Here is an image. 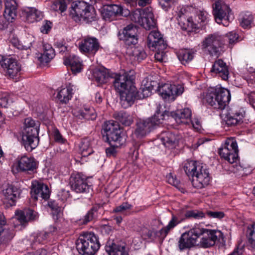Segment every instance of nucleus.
<instances>
[{"label": "nucleus", "mask_w": 255, "mask_h": 255, "mask_svg": "<svg viewBox=\"0 0 255 255\" xmlns=\"http://www.w3.org/2000/svg\"><path fill=\"white\" fill-rule=\"evenodd\" d=\"M0 64L6 70V75L9 78H14L20 74L21 66L15 59L0 55Z\"/></svg>", "instance_id": "f8f14e48"}, {"label": "nucleus", "mask_w": 255, "mask_h": 255, "mask_svg": "<svg viewBox=\"0 0 255 255\" xmlns=\"http://www.w3.org/2000/svg\"><path fill=\"white\" fill-rule=\"evenodd\" d=\"M253 17L251 14L249 13L243 14L240 19V24L244 28H248L251 27Z\"/></svg>", "instance_id": "09e8293b"}, {"label": "nucleus", "mask_w": 255, "mask_h": 255, "mask_svg": "<svg viewBox=\"0 0 255 255\" xmlns=\"http://www.w3.org/2000/svg\"><path fill=\"white\" fill-rule=\"evenodd\" d=\"M64 64L66 66H70L71 71L75 74L80 72L82 69L81 62L79 57L74 55L65 57Z\"/></svg>", "instance_id": "2f4dec72"}, {"label": "nucleus", "mask_w": 255, "mask_h": 255, "mask_svg": "<svg viewBox=\"0 0 255 255\" xmlns=\"http://www.w3.org/2000/svg\"><path fill=\"white\" fill-rule=\"evenodd\" d=\"M249 71L252 73V75L250 77L247 76L246 77V79L249 84L251 83L252 84L255 82V74H254L255 71L254 69L251 67L249 68Z\"/></svg>", "instance_id": "774afa93"}, {"label": "nucleus", "mask_w": 255, "mask_h": 255, "mask_svg": "<svg viewBox=\"0 0 255 255\" xmlns=\"http://www.w3.org/2000/svg\"><path fill=\"white\" fill-rule=\"evenodd\" d=\"M47 234L46 233L41 232L38 233L33 236V241L35 243L40 244L47 238Z\"/></svg>", "instance_id": "052dcab7"}, {"label": "nucleus", "mask_w": 255, "mask_h": 255, "mask_svg": "<svg viewBox=\"0 0 255 255\" xmlns=\"http://www.w3.org/2000/svg\"><path fill=\"white\" fill-rule=\"evenodd\" d=\"M222 36L217 33L209 34L202 43V48L212 56L218 57L222 51Z\"/></svg>", "instance_id": "6e6552de"}, {"label": "nucleus", "mask_w": 255, "mask_h": 255, "mask_svg": "<svg viewBox=\"0 0 255 255\" xmlns=\"http://www.w3.org/2000/svg\"><path fill=\"white\" fill-rule=\"evenodd\" d=\"M222 237L221 231L195 226L181 235L177 246L180 252L196 246L208 248L213 246L216 242Z\"/></svg>", "instance_id": "f257e3e1"}, {"label": "nucleus", "mask_w": 255, "mask_h": 255, "mask_svg": "<svg viewBox=\"0 0 255 255\" xmlns=\"http://www.w3.org/2000/svg\"><path fill=\"white\" fill-rule=\"evenodd\" d=\"M33 41V40L32 37H26L22 41H21L22 50H27L29 49L32 46Z\"/></svg>", "instance_id": "680f3d73"}, {"label": "nucleus", "mask_w": 255, "mask_h": 255, "mask_svg": "<svg viewBox=\"0 0 255 255\" xmlns=\"http://www.w3.org/2000/svg\"><path fill=\"white\" fill-rule=\"evenodd\" d=\"M231 100L230 91L223 88H218L206 96L207 102L217 109H224Z\"/></svg>", "instance_id": "0eeeda50"}, {"label": "nucleus", "mask_w": 255, "mask_h": 255, "mask_svg": "<svg viewBox=\"0 0 255 255\" xmlns=\"http://www.w3.org/2000/svg\"><path fill=\"white\" fill-rule=\"evenodd\" d=\"M206 214L210 218L221 219L224 217L225 214L222 211H207Z\"/></svg>", "instance_id": "bf43d9fd"}, {"label": "nucleus", "mask_w": 255, "mask_h": 255, "mask_svg": "<svg viewBox=\"0 0 255 255\" xmlns=\"http://www.w3.org/2000/svg\"><path fill=\"white\" fill-rule=\"evenodd\" d=\"M184 170L195 188L201 189L209 184V171L202 164L195 161H187L184 164Z\"/></svg>", "instance_id": "f03ea898"}, {"label": "nucleus", "mask_w": 255, "mask_h": 255, "mask_svg": "<svg viewBox=\"0 0 255 255\" xmlns=\"http://www.w3.org/2000/svg\"><path fill=\"white\" fill-rule=\"evenodd\" d=\"M156 114L151 118L145 119H139L136 123V128L134 133L138 137H142L147 134L149 133L151 130L154 129L160 123L161 119V115L157 114L159 110H161L162 106L160 104L157 107Z\"/></svg>", "instance_id": "423d86ee"}, {"label": "nucleus", "mask_w": 255, "mask_h": 255, "mask_svg": "<svg viewBox=\"0 0 255 255\" xmlns=\"http://www.w3.org/2000/svg\"><path fill=\"white\" fill-rule=\"evenodd\" d=\"M185 217L186 218L200 219L205 217V214L198 210H188L185 212Z\"/></svg>", "instance_id": "8fccbe9b"}, {"label": "nucleus", "mask_w": 255, "mask_h": 255, "mask_svg": "<svg viewBox=\"0 0 255 255\" xmlns=\"http://www.w3.org/2000/svg\"><path fill=\"white\" fill-rule=\"evenodd\" d=\"M133 55L137 61H140L146 57L147 54L143 48L137 47L133 50Z\"/></svg>", "instance_id": "3c124183"}, {"label": "nucleus", "mask_w": 255, "mask_h": 255, "mask_svg": "<svg viewBox=\"0 0 255 255\" xmlns=\"http://www.w3.org/2000/svg\"><path fill=\"white\" fill-rule=\"evenodd\" d=\"M120 126L119 124L113 121L106 122L103 126V137H105L109 135L110 133L114 132L115 130L119 128Z\"/></svg>", "instance_id": "37998d69"}, {"label": "nucleus", "mask_w": 255, "mask_h": 255, "mask_svg": "<svg viewBox=\"0 0 255 255\" xmlns=\"http://www.w3.org/2000/svg\"><path fill=\"white\" fill-rule=\"evenodd\" d=\"M246 236L251 247L255 250V223L248 227Z\"/></svg>", "instance_id": "a18cd8bd"}, {"label": "nucleus", "mask_w": 255, "mask_h": 255, "mask_svg": "<svg viewBox=\"0 0 255 255\" xmlns=\"http://www.w3.org/2000/svg\"><path fill=\"white\" fill-rule=\"evenodd\" d=\"M101 15L105 20H113L116 16L120 15L122 9L121 6L117 4L103 5L100 8Z\"/></svg>", "instance_id": "aec40b11"}, {"label": "nucleus", "mask_w": 255, "mask_h": 255, "mask_svg": "<svg viewBox=\"0 0 255 255\" xmlns=\"http://www.w3.org/2000/svg\"><path fill=\"white\" fill-rule=\"evenodd\" d=\"M53 218L55 221L58 220L61 221L62 219V212H61V209L57 211H53L52 212Z\"/></svg>", "instance_id": "338daca9"}, {"label": "nucleus", "mask_w": 255, "mask_h": 255, "mask_svg": "<svg viewBox=\"0 0 255 255\" xmlns=\"http://www.w3.org/2000/svg\"><path fill=\"white\" fill-rule=\"evenodd\" d=\"M154 55L156 60L160 62H165L167 60V56L164 50H157Z\"/></svg>", "instance_id": "13d9d810"}, {"label": "nucleus", "mask_w": 255, "mask_h": 255, "mask_svg": "<svg viewBox=\"0 0 255 255\" xmlns=\"http://www.w3.org/2000/svg\"><path fill=\"white\" fill-rule=\"evenodd\" d=\"M166 179L167 182L173 186L177 187L179 184V181L175 177H174L171 173H169L166 176Z\"/></svg>", "instance_id": "0e129e2a"}, {"label": "nucleus", "mask_w": 255, "mask_h": 255, "mask_svg": "<svg viewBox=\"0 0 255 255\" xmlns=\"http://www.w3.org/2000/svg\"><path fill=\"white\" fill-rule=\"evenodd\" d=\"M73 115L79 119L94 120L97 115L93 108L87 107L83 109H75L73 111Z\"/></svg>", "instance_id": "72a5a7b5"}, {"label": "nucleus", "mask_w": 255, "mask_h": 255, "mask_svg": "<svg viewBox=\"0 0 255 255\" xmlns=\"http://www.w3.org/2000/svg\"><path fill=\"white\" fill-rule=\"evenodd\" d=\"M93 76L95 80L101 84L107 82L110 78L109 74L105 69H95L93 71Z\"/></svg>", "instance_id": "4c0bfd02"}, {"label": "nucleus", "mask_w": 255, "mask_h": 255, "mask_svg": "<svg viewBox=\"0 0 255 255\" xmlns=\"http://www.w3.org/2000/svg\"><path fill=\"white\" fill-rule=\"evenodd\" d=\"M159 5L164 10H167L171 7V4L173 3V0H158Z\"/></svg>", "instance_id": "69168bd1"}, {"label": "nucleus", "mask_w": 255, "mask_h": 255, "mask_svg": "<svg viewBox=\"0 0 255 255\" xmlns=\"http://www.w3.org/2000/svg\"><path fill=\"white\" fill-rule=\"evenodd\" d=\"M132 205L128 202H124L119 206L116 207L113 210L114 212L124 213L128 210L131 209Z\"/></svg>", "instance_id": "6e6d98bb"}, {"label": "nucleus", "mask_w": 255, "mask_h": 255, "mask_svg": "<svg viewBox=\"0 0 255 255\" xmlns=\"http://www.w3.org/2000/svg\"><path fill=\"white\" fill-rule=\"evenodd\" d=\"M147 45L154 50H164L167 46L161 34L158 31H151L147 37Z\"/></svg>", "instance_id": "dca6fc26"}, {"label": "nucleus", "mask_w": 255, "mask_h": 255, "mask_svg": "<svg viewBox=\"0 0 255 255\" xmlns=\"http://www.w3.org/2000/svg\"><path fill=\"white\" fill-rule=\"evenodd\" d=\"M105 250L109 255H129L125 246L108 241L105 246Z\"/></svg>", "instance_id": "cd10ccee"}, {"label": "nucleus", "mask_w": 255, "mask_h": 255, "mask_svg": "<svg viewBox=\"0 0 255 255\" xmlns=\"http://www.w3.org/2000/svg\"><path fill=\"white\" fill-rule=\"evenodd\" d=\"M55 47L57 49L59 53L64 54L67 51V46L63 41H57L55 44Z\"/></svg>", "instance_id": "e2e57ef3"}, {"label": "nucleus", "mask_w": 255, "mask_h": 255, "mask_svg": "<svg viewBox=\"0 0 255 255\" xmlns=\"http://www.w3.org/2000/svg\"><path fill=\"white\" fill-rule=\"evenodd\" d=\"M72 94V88L68 86L62 89L59 91L57 95V98L60 103L66 104L71 99Z\"/></svg>", "instance_id": "ea45409f"}, {"label": "nucleus", "mask_w": 255, "mask_h": 255, "mask_svg": "<svg viewBox=\"0 0 255 255\" xmlns=\"http://www.w3.org/2000/svg\"><path fill=\"white\" fill-rule=\"evenodd\" d=\"M16 219L22 225H25L28 222L34 221L38 218V213L30 209H25L16 214Z\"/></svg>", "instance_id": "5701e85b"}, {"label": "nucleus", "mask_w": 255, "mask_h": 255, "mask_svg": "<svg viewBox=\"0 0 255 255\" xmlns=\"http://www.w3.org/2000/svg\"><path fill=\"white\" fill-rule=\"evenodd\" d=\"M119 94L121 104L125 108L131 106L134 100L137 99V89L133 84L130 85Z\"/></svg>", "instance_id": "a211bd4d"}, {"label": "nucleus", "mask_w": 255, "mask_h": 255, "mask_svg": "<svg viewBox=\"0 0 255 255\" xmlns=\"http://www.w3.org/2000/svg\"><path fill=\"white\" fill-rule=\"evenodd\" d=\"M79 150L82 156L86 157L93 152L92 143L90 139L85 138L82 139L79 144Z\"/></svg>", "instance_id": "e433bc0d"}, {"label": "nucleus", "mask_w": 255, "mask_h": 255, "mask_svg": "<svg viewBox=\"0 0 255 255\" xmlns=\"http://www.w3.org/2000/svg\"><path fill=\"white\" fill-rule=\"evenodd\" d=\"M121 129L119 128L106 136V139L110 144H112V142H113L114 146L119 147L125 142V138L121 136Z\"/></svg>", "instance_id": "473e14b6"}, {"label": "nucleus", "mask_w": 255, "mask_h": 255, "mask_svg": "<svg viewBox=\"0 0 255 255\" xmlns=\"http://www.w3.org/2000/svg\"><path fill=\"white\" fill-rule=\"evenodd\" d=\"M158 91L163 99L168 102H172L177 96L183 93L184 88L180 84L165 83L158 86Z\"/></svg>", "instance_id": "9b49d317"}, {"label": "nucleus", "mask_w": 255, "mask_h": 255, "mask_svg": "<svg viewBox=\"0 0 255 255\" xmlns=\"http://www.w3.org/2000/svg\"><path fill=\"white\" fill-rule=\"evenodd\" d=\"M22 143L25 149L29 152L38 145V126L35 121L31 118H27L24 120L22 131Z\"/></svg>", "instance_id": "7ed1b4c3"}, {"label": "nucleus", "mask_w": 255, "mask_h": 255, "mask_svg": "<svg viewBox=\"0 0 255 255\" xmlns=\"http://www.w3.org/2000/svg\"><path fill=\"white\" fill-rule=\"evenodd\" d=\"M69 15L77 22L82 20L86 22H90L96 18L94 8L83 1H76L73 2Z\"/></svg>", "instance_id": "20e7f679"}, {"label": "nucleus", "mask_w": 255, "mask_h": 255, "mask_svg": "<svg viewBox=\"0 0 255 255\" xmlns=\"http://www.w3.org/2000/svg\"><path fill=\"white\" fill-rule=\"evenodd\" d=\"M43 50V53L37 54V60L42 65L49 63L55 55L54 50L49 44H44Z\"/></svg>", "instance_id": "c756f323"}, {"label": "nucleus", "mask_w": 255, "mask_h": 255, "mask_svg": "<svg viewBox=\"0 0 255 255\" xmlns=\"http://www.w3.org/2000/svg\"><path fill=\"white\" fill-rule=\"evenodd\" d=\"M187 12L185 8H181L177 12L176 18L179 25L183 30L191 31L196 28V24L191 17L187 16Z\"/></svg>", "instance_id": "6ab92c4d"}, {"label": "nucleus", "mask_w": 255, "mask_h": 255, "mask_svg": "<svg viewBox=\"0 0 255 255\" xmlns=\"http://www.w3.org/2000/svg\"><path fill=\"white\" fill-rule=\"evenodd\" d=\"M113 84L116 90L119 94L133 84L130 77L127 74L117 75Z\"/></svg>", "instance_id": "4be33fe9"}, {"label": "nucleus", "mask_w": 255, "mask_h": 255, "mask_svg": "<svg viewBox=\"0 0 255 255\" xmlns=\"http://www.w3.org/2000/svg\"><path fill=\"white\" fill-rule=\"evenodd\" d=\"M97 208L92 207L87 213L83 217V218L79 220V223L82 224H86L92 221L96 216Z\"/></svg>", "instance_id": "49530a36"}, {"label": "nucleus", "mask_w": 255, "mask_h": 255, "mask_svg": "<svg viewBox=\"0 0 255 255\" xmlns=\"http://www.w3.org/2000/svg\"><path fill=\"white\" fill-rule=\"evenodd\" d=\"M26 13V18L29 22L38 21L42 17V13L33 7H28L25 10Z\"/></svg>", "instance_id": "79ce46f5"}, {"label": "nucleus", "mask_w": 255, "mask_h": 255, "mask_svg": "<svg viewBox=\"0 0 255 255\" xmlns=\"http://www.w3.org/2000/svg\"><path fill=\"white\" fill-rule=\"evenodd\" d=\"M180 222L177 217L173 215L168 224L159 231L160 237L162 238H165L170 231L176 227Z\"/></svg>", "instance_id": "a19ab883"}, {"label": "nucleus", "mask_w": 255, "mask_h": 255, "mask_svg": "<svg viewBox=\"0 0 255 255\" xmlns=\"http://www.w3.org/2000/svg\"><path fill=\"white\" fill-rule=\"evenodd\" d=\"M76 249L82 255H94L100 248V243L94 234L80 235L76 242Z\"/></svg>", "instance_id": "39448f33"}, {"label": "nucleus", "mask_w": 255, "mask_h": 255, "mask_svg": "<svg viewBox=\"0 0 255 255\" xmlns=\"http://www.w3.org/2000/svg\"><path fill=\"white\" fill-rule=\"evenodd\" d=\"M142 16L143 20L141 26L146 30H150L155 27L156 22L151 8H146L143 9Z\"/></svg>", "instance_id": "7c9ffc66"}, {"label": "nucleus", "mask_w": 255, "mask_h": 255, "mask_svg": "<svg viewBox=\"0 0 255 255\" xmlns=\"http://www.w3.org/2000/svg\"><path fill=\"white\" fill-rule=\"evenodd\" d=\"M211 71L216 73L224 80H227L229 78L228 67L226 63L222 59H218L215 61Z\"/></svg>", "instance_id": "bb28decb"}, {"label": "nucleus", "mask_w": 255, "mask_h": 255, "mask_svg": "<svg viewBox=\"0 0 255 255\" xmlns=\"http://www.w3.org/2000/svg\"><path fill=\"white\" fill-rule=\"evenodd\" d=\"M37 166L36 160L32 157L23 156L17 160V167L20 171H33Z\"/></svg>", "instance_id": "b1692460"}, {"label": "nucleus", "mask_w": 255, "mask_h": 255, "mask_svg": "<svg viewBox=\"0 0 255 255\" xmlns=\"http://www.w3.org/2000/svg\"><path fill=\"white\" fill-rule=\"evenodd\" d=\"M238 152L237 143L234 138L226 139L224 145L219 149V153L221 157L230 163H234L237 162Z\"/></svg>", "instance_id": "1a4fd4ad"}, {"label": "nucleus", "mask_w": 255, "mask_h": 255, "mask_svg": "<svg viewBox=\"0 0 255 255\" xmlns=\"http://www.w3.org/2000/svg\"><path fill=\"white\" fill-rule=\"evenodd\" d=\"M231 11L228 5L220 1L216 2L213 6V14L216 21L218 23H221L224 21L223 24L224 26L228 25V20Z\"/></svg>", "instance_id": "ddd939ff"}, {"label": "nucleus", "mask_w": 255, "mask_h": 255, "mask_svg": "<svg viewBox=\"0 0 255 255\" xmlns=\"http://www.w3.org/2000/svg\"><path fill=\"white\" fill-rule=\"evenodd\" d=\"M137 29L136 26L129 24L119 31L118 36L121 41L128 45H135L138 42Z\"/></svg>", "instance_id": "4468645a"}, {"label": "nucleus", "mask_w": 255, "mask_h": 255, "mask_svg": "<svg viewBox=\"0 0 255 255\" xmlns=\"http://www.w3.org/2000/svg\"><path fill=\"white\" fill-rule=\"evenodd\" d=\"M31 195L35 200L41 198L46 200L50 197V191L47 185L43 183H37L35 185H33Z\"/></svg>", "instance_id": "393cba45"}, {"label": "nucleus", "mask_w": 255, "mask_h": 255, "mask_svg": "<svg viewBox=\"0 0 255 255\" xmlns=\"http://www.w3.org/2000/svg\"><path fill=\"white\" fill-rule=\"evenodd\" d=\"M245 115V112L243 110L236 112L233 116H229L227 117L226 123L229 126L240 125L243 123V119Z\"/></svg>", "instance_id": "c9c22d12"}, {"label": "nucleus", "mask_w": 255, "mask_h": 255, "mask_svg": "<svg viewBox=\"0 0 255 255\" xmlns=\"http://www.w3.org/2000/svg\"><path fill=\"white\" fill-rule=\"evenodd\" d=\"M17 0H5L3 15L7 21L12 22L16 16Z\"/></svg>", "instance_id": "a878e982"}, {"label": "nucleus", "mask_w": 255, "mask_h": 255, "mask_svg": "<svg viewBox=\"0 0 255 255\" xmlns=\"http://www.w3.org/2000/svg\"><path fill=\"white\" fill-rule=\"evenodd\" d=\"M100 48L98 40L93 37L85 38L79 44L80 50L86 54L94 55Z\"/></svg>", "instance_id": "f3484780"}, {"label": "nucleus", "mask_w": 255, "mask_h": 255, "mask_svg": "<svg viewBox=\"0 0 255 255\" xmlns=\"http://www.w3.org/2000/svg\"><path fill=\"white\" fill-rule=\"evenodd\" d=\"M142 13L143 9H136V10L133 11L130 14V17L131 20L132 21L137 23L141 25V24L142 23L143 20Z\"/></svg>", "instance_id": "603ef678"}, {"label": "nucleus", "mask_w": 255, "mask_h": 255, "mask_svg": "<svg viewBox=\"0 0 255 255\" xmlns=\"http://www.w3.org/2000/svg\"><path fill=\"white\" fill-rule=\"evenodd\" d=\"M113 116L117 121L125 126H129L133 122L132 116L125 111L115 112Z\"/></svg>", "instance_id": "f704fd0d"}, {"label": "nucleus", "mask_w": 255, "mask_h": 255, "mask_svg": "<svg viewBox=\"0 0 255 255\" xmlns=\"http://www.w3.org/2000/svg\"><path fill=\"white\" fill-rule=\"evenodd\" d=\"M120 126L119 124L113 121L106 122L103 126V137H105L109 135L110 133L114 132L115 130L119 128Z\"/></svg>", "instance_id": "c03bdc74"}, {"label": "nucleus", "mask_w": 255, "mask_h": 255, "mask_svg": "<svg viewBox=\"0 0 255 255\" xmlns=\"http://www.w3.org/2000/svg\"><path fill=\"white\" fill-rule=\"evenodd\" d=\"M69 184L71 189L76 193H87L91 189L86 178L79 173L71 175Z\"/></svg>", "instance_id": "2eb2a0df"}, {"label": "nucleus", "mask_w": 255, "mask_h": 255, "mask_svg": "<svg viewBox=\"0 0 255 255\" xmlns=\"http://www.w3.org/2000/svg\"><path fill=\"white\" fill-rule=\"evenodd\" d=\"M151 92V91L148 89L147 88H145L144 86L141 85V87L139 89V91H137V99H141L148 97V96H150Z\"/></svg>", "instance_id": "5fc2aeb1"}, {"label": "nucleus", "mask_w": 255, "mask_h": 255, "mask_svg": "<svg viewBox=\"0 0 255 255\" xmlns=\"http://www.w3.org/2000/svg\"><path fill=\"white\" fill-rule=\"evenodd\" d=\"M12 102L10 95L7 93H3L0 98V107L6 108Z\"/></svg>", "instance_id": "864d4df0"}, {"label": "nucleus", "mask_w": 255, "mask_h": 255, "mask_svg": "<svg viewBox=\"0 0 255 255\" xmlns=\"http://www.w3.org/2000/svg\"><path fill=\"white\" fill-rule=\"evenodd\" d=\"M51 8L56 11L63 12L67 9V4L65 0H56L51 5Z\"/></svg>", "instance_id": "de8ad7c7"}, {"label": "nucleus", "mask_w": 255, "mask_h": 255, "mask_svg": "<svg viewBox=\"0 0 255 255\" xmlns=\"http://www.w3.org/2000/svg\"><path fill=\"white\" fill-rule=\"evenodd\" d=\"M178 59L182 64L185 65L190 62L194 57L193 51L187 49L180 50L177 53Z\"/></svg>", "instance_id": "58836bf2"}, {"label": "nucleus", "mask_w": 255, "mask_h": 255, "mask_svg": "<svg viewBox=\"0 0 255 255\" xmlns=\"http://www.w3.org/2000/svg\"><path fill=\"white\" fill-rule=\"evenodd\" d=\"M2 194L4 198V202L11 206L15 204L16 199L19 197V190L13 185L7 184L3 188Z\"/></svg>", "instance_id": "412c9836"}, {"label": "nucleus", "mask_w": 255, "mask_h": 255, "mask_svg": "<svg viewBox=\"0 0 255 255\" xmlns=\"http://www.w3.org/2000/svg\"><path fill=\"white\" fill-rule=\"evenodd\" d=\"M157 114L158 115L161 114V120H163L165 116L172 117L178 124L188 125L191 122V111L189 108L177 110L175 112L159 110L157 111Z\"/></svg>", "instance_id": "9d476101"}, {"label": "nucleus", "mask_w": 255, "mask_h": 255, "mask_svg": "<svg viewBox=\"0 0 255 255\" xmlns=\"http://www.w3.org/2000/svg\"><path fill=\"white\" fill-rule=\"evenodd\" d=\"M226 38L230 45L234 44L238 41L239 35L235 31H231L226 34Z\"/></svg>", "instance_id": "4d7b16f0"}, {"label": "nucleus", "mask_w": 255, "mask_h": 255, "mask_svg": "<svg viewBox=\"0 0 255 255\" xmlns=\"http://www.w3.org/2000/svg\"><path fill=\"white\" fill-rule=\"evenodd\" d=\"M179 137L171 132H163L160 135V140L166 147L174 148L178 144Z\"/></svg>", "instance_id": "c85d7f7f"}]
</instances>
